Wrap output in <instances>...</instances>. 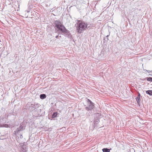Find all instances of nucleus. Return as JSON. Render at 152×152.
<instances>
[{
	"label": "nucleus",
	"instance_id": "aec40b11",
	"mask_svg": "<svg viewBox=\"0 0 152 152\" xmlns=\"http://www.w3.org/2000/svg\"><path fill=\"white\" fill-rule=\"evenodd\" d=\"M149 75H150V76H152V75H151V74H149Z\"/></svg>",
	"mask_w": 152,
	"mask_h": 152
},
{
	"label": "nucleus",
	"instance_id": "7ed1b4c3",
	"mask_svg": "<svg viewBox=\"0 0 152 152\" xmlns=\"http://www.w3.org/2000/svg\"><path fill=\"white\" fill-rule=\"evenodd\" d=\"M87 102L88 105L87 106H86L85 107L86 110L87 111L92 110L94 107V103L88 99H87Z\"/></svg>",
	"mask_w": 152,
	"mask_h": 152
},
{
	"label": "nucleus",
	"instance_id": "dca6fc26",
	"mask_svg": "<svg viewBox=\"0 0 152 152\" xmlns=\"http://www.w3.org/2000/svg\"><path fill=\"white\" fill-rule=\"evenodd\" d=\"M143 71H144V72L145 73L146 72H147V70L146 69H144Z\"/></svg>",
	"mask_w": 152,
	"mask_h": 152
},
{
	"label": "nucleus",
	"instance_id": "a211bd4d",
	"mask_svg": "<svg viewBox=\"0 0 152 152\" xmlns=\"http://www.w3.org/2000/svg\"><path fill=\"white\" fill-rule=\"evenodd\" d=\"M134 8L132 9V10H133V11H134Z\"/></svg>",
	"mask_w": 152,
	"mask_h": 152
},
{
	"label": "nucleus",
	"instance_id": "f03ea898",
	"mask_svg": "<svg viewBox=\"0 0 152 152\" xmlns=\"http://www.w3.org/2000/svg\"><path fill=\"white\" fill-rule=\"evenodd\" d=\"M77 25L76 26V29L78 33H81L82 31L86 30L87 28L88 24L85 22L81 21L80 22L77 23Z\"/></svg>",
	"mask_w": 152,
	"mask_h": 152
},
{
	"label": "nucleus",
	"instance_id": "2eb2a0df",
	"mask_svg": "<svg viewBox=\"0 0 152 152\" xmlns=\"http://www.w3.org/2000/svg\"><path fill=\"white\" fill-rule=\"evenodd\" d=\"M147 72L148 73H150L151 72V71H150V70H147Z\"/></svg>",
	"mask_w": 152,
	"mask_h": 152
},
{
	"label": "nucleus",
	"instance_id": "9b49d317",
	"mask_svg": "<svg viewBox=\"0 0 152 152\" xmlns=\"http://www.w3.org/2000/svg\"><path fill=\"white\" fill-rule=\"evenodd\" d=\"M109 35H107L106 36V37H105L104 39V40L106 41H107L108 40V37H109Z\"/></svg>",
	"mask_w": 152,
	"mask_h": 152
},
{
	"label": "nucleus",
	"instance_id": "412c9836",
	"mask_svg": "<svg viewBox=\"0 0 152 152\" xmlns=\"http://www.w3.org/2000/svg\"><path fill=\"white\" fill-rule=\"evenodd\" d=\"M59 37H61V36H60Z\"/></svg>",
	"mask_w": 152,
	"mask_h": 152
},
{
	"label": "nucleus",
	"instance_id": "0eeeda50",
	"mask_svg": "<svg viewBox=\"0 0 152 152\" xmlns=\"http://www.w3.org/2000/svg\"><path fill=\"white\" fill-rule=\"evenodd\" d=\"M46 97V96L45 94H42L40 95V98L42 99H45Z\"/></svg>",
	"mask_w": 152,
	"mask_h": 152
},
{
	"label": "nucleus",
	"instance_id": "f8f14e48",
	"mask_svg": "<svg viewBox=\"0 0 152 152\" xmlns=\"http://www.w3.org/2000/svg\"><path fill=\"white\" fill-rule=\"evenodd\" d=\"M99 122V121L98 120H97L96 121H94V124H95L96 125L97 124H98Z\"/></svg>",
	"mask_w": 152,
	"mask_h": 152
},
{
	"label": "nucleus",
	"instance_id": "1a4fd4ad",
	"mask_svg": "<svg viewBox=\"0 0 152 152\" xmlns=\"http://www.w3.org/2000/svg\"><path fill=\"white\" fill-rule=\"evenodd\" d=\"M58 115V113L55 112L52 115V118H55Z\"/></svg>",
	"mask_w": 152,
	"mask_h": 152
},
{
	"label": "nucleus",
	"instance_id": "6e6552de",
	"mask_svg": "<svg viewBox=\"0 0 152 152\" xmlns=\"http://www.w3.org/2000/svg\"><path fill=\"white\" fill-rule=\"evenodd\" d=\"M146 93L150 96H152V90H147L146 91Z\"/></svg>",
	"mask_w": 152,
	"mask_h": 152
},
{
	"label": "nucleus",
	"instance_id": "f3484780",
	"mask_svg": "<svg viewBox=\"0 0 152 152\" xmlns=\"http://www.w3.org/2000/svg\"><path fill=\"white\" fill-rule=\"evenodd\" d=\"M58 37H59V35H58L56 36V38H58Z\"/></svg>",
	"mask_w": 152,
	"mask_h": 152
},
{
	"label": "nucleus",
	"instance_id": "9d476101",
	"mask_svg": "<svg viewBox=\"0 0 152 152\" xmlns=\"http://www.w3.org/2000/svg\"><path fill=\"white\" fill-rule=\"evenodd\" d=\"M146 80L147 81L152 82V77H146Z\"/></svg>",
	"mask_w": 152,
	"mask_h": 152
},
{
	"label": "nucleus",
	"instance_id": "20e7f679",
	"mask_svg": "<svg viewBox=\"0 0 152 152\" xmlns=\"http://www.w3.org/2000/svg\"><path fill=\"white\" fill-rule=\"evenodd\" d=\"M24 129V126L22 125H20L19 127L14 132V134L16 135H19L20 132L23 130Z\"/></svg>",
	"mask_w": 152,
	"mask_h": 152
},
{
	"label": "nucleus",
	"instance_id": "4468645a",
	"mask_svg": "<svg viewBox=\"0 0 152 152\" xmlns=\"http://www.w3.org/2000/svg\"><path fill=\"white\" fill-rule=\"evenodd\" d=\"M146 78H144L143 79H140V80H141L143 81L145 80H146Z\"/></svg>",
	"mask_w": 152,
	"mask_h": 152
},
{
	"label": "nucleus",
	"instance_id": "39448f33",
	"mask_svg": "<svg viewBox=\"0 0 152 152\" xmlns=\"http://www.w3.org/2000/svg\"><path fill=\"white\" fill-rule=\"evenodd\" d=\"M140 93H138V95L136 98V99L138 104L140 106V104L141 99H140Z\"/></svg>",
	"mask_w": 152,
	"mask_h": 152
},
{
	"label": "nucleus",
	"instance_id": "f257e3e1",
	"mask_svg": "<svg viewBox=\"0 0 152 152\" xmlns=\"http://www.w3.org/2000/svg\"><path fill=\"white\" fill-rule=\"evenodd\" d=\"M54 24L56 31H57L58 33L61 32V34L64 35L65 37L68 38L72 37L70 31L65 28L59 20H55Z\"/></svg>",
	"mask_w": 152,
	"mask_h": 152
},
{
	"label": "nucleus",
	"instance_id": "ddd939ff",
	"mask_svg": "<svg viewBox=\"0 0 152 152\" xmlns=\"http://www.w3.org/2000/svg\"><path fill=\"white\" fill-rule=\"evenodd\" d=\"M20 135V136H19V137L21 138V139H22L23 138V136H22V134H19Z\"/></svg>",
	"mask_w": 152,
	"mask_h": 152
},
{
	"label": "nucleus",
	"instance_id": "423d86ee",
	"mask_svg": "<svg viewBox=\"0 0 152 152\" xmlns=\"http://www.w3.org/2000/svg\"><path fill=\"white\" fill-rule=\"evenodd\" d=\"M111 149V148L109 149L107 148H105L102 149V151L103 152H110Z\"/></svg>",
	"mask_w": 152,
	"mask_h": 152
},
{
	"label": "nucleus",
	"instance_id": "6ab92c4d",
	"mask_svg": "<svg viewBox=\"0 0 152 152\" xmlns=\"http://www.w3.org/2000/svg\"><path fill=\"white\" fill-rule=\"evenodd\" d=\"M5 125H6V126H5V127H7L8 126V125H7V124H5Z\"/></svg>",
	"mask_w": 152,
	"mask_h": 152
}]
</instances>
